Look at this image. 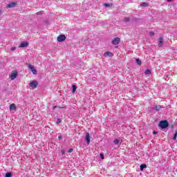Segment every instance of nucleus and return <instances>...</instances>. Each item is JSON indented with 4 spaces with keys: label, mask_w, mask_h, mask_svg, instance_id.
<instances>
[{
    "label": "nucleus",
    "mask_w": 177,
    "mask_h": 177,
    "mask_svg": "<svg viewBox=\"0 0 177 177\" xmlns=\"http://www.w3.org/2000/svg\"><path fill=\"white\" fill-rule=\"evenodd\" d=\"M16 6L15 2H12L8 4L7 8H15Z\"/></svg>",
    "instance_id": "nucleus-10"
},
{
    "label": "nucleus",
    "mask_w": 177,
    "mask_h": 177,
    "mask_svg": "<svg viewBox=\"0 0 177 177\" xmlns=\"http://www.w3.org/2000/svg\"><path fill=\"white\" fill-rule=\"evenodd\" d=\"M57 39L58 42H63L64 41H66V35H59V37H57Z\"/></svg>",
    "instance_id": "nucleus-5"
},
{
    "label": "nucleus",
    "mask_w": 177,
    "mask_h": 177,
    "mask_svg": "<svg viewBox=\"0 0 177 177\" xmlns=\"http://www.w3.org/2000/svg\"><path fill=\"white\" fill-rule=\"evenodd\" d=\"M154 109H155V110H156V111H160V109H161V106H160V105L156 106L154 107Z\"/></svg>",
    "instance_id": "nucleus-18"
},
{
    "label": "nucleus",
    "mask_w": 177,
    "mask_h": 177,
    "mask_svg": "<svg viewBox=\"0 0 177 177\" xmlns=\"http://www.w3.org/2000/svg\"><path fill=\"white\" fill-rule=\"evenodd\" d=\"M149 35H150V37H153L154 32H149Z\"/></svg>",
    "instance_id": "nucleus-25"
},
{
    "label": "nucleus",
    "mask_w": 177,
    "mask_h": 177,
    "mask_svg": "<svg viewBox=\"0 0 177 177\" xmlns=\"http://www.w3.org/2000/svg\"><path fill=\"white\" fill-rule=\"evenodd\" d=\"M145 74H146L147 75H150V74H151V71H150V70H146L145 71Z\"/></svg>",
    "instance_id": "nucleus-16"
},
{
    "label": "nucleus",
    "mask_w": 177,
    "mask_h": 177,
    "mask_svg": "<svg viewBox=\"0 0 177 177\" xmlns=\"http://www.w3.org/2000/svg\"><path fill=\"white\" fill-rule=\"evenodd\" d=\"M27 67L32 71V74H34V75H37V69H35V68H34V66L32 65H31L30 64H27Z\"/></svg>",
    "instance_id": "nucleus-2"
},
{
    "label": "nucleus",
    "mask_w": 177,
    "mask_h": 177,
    "mask_svg": "<svg viewBox=\"0 0 177 177\" xmlns=\"http://www.w3.org/2000/svg\"><path fill=\"white\" fill-rule=\"evenodd\" d=\"M10 110L15 111L16 110V104H10Z\"/></svg>",
    "instance_id": "nucleus-12"
},
{
    "label": "nucleus",
    "mask_w": 177,
    "mask_h": 177,
    "mask_svg": "<svg viewBox=\"0 0 177 177\" xmlns=\"http://www.w3.org/2000/svg\"><path fill=\"white\" fill-rule=\"evenodd\" d=\"M140 6H142V8H146L149 6V3L143 2L140 4Z\"/></svg>",
    "instance_id": "nucleus-14"
},
{
    "label": "nucleus",
    "mask_w": 177,
    "mask_h": 177,
    "mask_svg": "<svg viewBox=\"0 0 177 177\" xmlns=\"http://www.w3.org/2000/svg\"><path fill=\"white\" fill-rule=\"evenodd\" d=\"M120 39L119 37H115L114 39L112 40L113 45H118L120 44Z\"/></svg>",
    "instance_id": "nucleus-6"
},
{
    "label": "nucleus",
    "mask_w": 177,
    "mask_h": 177,
    "mask_svg": "<svg viewBox=\"0 0 177 177\" xmlns=\"http://www.w3.org/2000/svg\"><path fill=\"white\" fill-rule=\"evenodd\" d=\"M72 88H73V90H72L73 93H75V91H77V86L73 84L72 86Z\"/></svg>",
    "instance_id": "nucleus-15"
},
{
    "label": "nucleus",
    "mask_w": 177,
    "mask_h": 177,
    "mask_svg": "<svg viewBox=\"0 0 177 177\" xmlns=\"http://www.w3.org/2000/svg\"><path fill=\"white\" fill-rule=\"evenodd\" d=\"M153 135H157V133H158V131H153Z\"/></svg>",
    "instance_id": "nucleus-31"
},
{
    "label": "nucleus",
    "mask_w": 177,
    "mask_h": 177,
    "mask_svg": "<svg viewBox=\"0 0 177 177\" xmlns=\"http://www.w3.org/2000/svg\"><path fill=\"white\" fill-rule=\"evenodd\" d=\"M29 86L32 88V89H35L38 86V82L34 80L30 82Z\"/></svg>",
    "instance_id": "nucleus-3"
},
{
    "label": "nucleus",
    "mask_w": 177,
    "mask_h": 177,
    "mask_svg": "<svg viewBox=\"0 0 177 177\" xmlns=\"http://www.w3.org/2000/svg\"><path fill=\"white\" fill-rule=\"evenodd\" d=\"M136 62L138 66H140V64H142V61H140V59H136Z\"/></svg>",
    "instance_id": "nucleus-19"
},
{
    "label": "nucleus",
    "mask_w": 177,
    "mask_h": 177,
    "mask_svg": "<svg viewBox=\"0 0 177 177\" xmlns=\"http://www.w3.org/2000/svg\"><path fill=\"white\" fill-rule=\"evenodd\" d=\"M27 46H28V43L27 41H24L21 43L19 48H27Z\"/></svg>",
    "instance_id": "nucleus-9"
},
{
    "label": "nucleus",
    "mask_w": 177,
    "mask_h": 177,
    "mask_svg": "<svg viewBox=\"0 0 177 177\" xmlns=\"http://www.w3.org/2000/svg\"><path fill=\"white\" fill-rule=\"evenodd\" d=\"M0 14H1V11H0Z\"/></svg>",
    "instance_id": "nucleus-35"
},
{
    "label": "nucleus",
    "mask_w": 177,
    "mask_h": 177,
    "mask_svg": "<svg viewBox=\"0 0 177 177\" xmlns=\"http://www.w3.org/2000/svg\"><path fill=\"white\" fill-rule=\"evenodd\" d=\"M158 127L162 129H167L169 127V123L167 120H161L158 124Z\"/></svg>",
    "instance_id": "nucleus-1"
},
{
    "label": "nucleus",
    "mask_w": 177,
    "mask_h": 177,
    "mask_svg": "<svg viewBox=\"0 0 177 177\" xmlns=\"http://www.w3.org/2000/svg\"><path fill=\"white\" fill-rule=\"evenodd\" d=\"M100 157L102 160H104V155L103 153H100Z\"/></svg>",
    "instance_id": "nucleus-26"
},
{
    "label": "nucleus",
    "mask_w": 177,
    "mask_h": 177,
    "mask_svg": "<svg viewBox=\"0 0 177 177\" xmlns=\"http://www.w3.org/2000/svg\"><path fill=\"white\" fill-rule=\"evenodd\" d=\"M124 21H125L126 23H128V21H129V18H124Z\"/></svg>",
    "instance_id": "nucleus-24"
},
{
    "label": "nucleus",
    "mask_w": 177,
    "mask_h": 177,
    "mask_svg": "<svg viewBox=\"0 0 177 177\" xmlns=\"http://www.w3.org/2000/svg\"><path fill=\"white\" fill-rule=\"evenodd\" d=\"M140 171H143L145 168H147V165L146 164H142L140 166Z\"/></svg>",
    "instance_id": "nucleus-13"
},
{
    "label": "nucleus",
    "mask_w": 177,
    "mask_h": 177,
    "mask_svg": "<svg viewBox=\"0 0 177 177\" xmlns=\"http://www.w3.org/2000/svg\"><path fill=\"white\" fill-rule=\"evenodd\" d=\"M12 176H13V174H12L11 172H8L6 174L5 177H12Z\"/></svg>",
    "instance_id": "nucleus-17"
},
{
    "label": "nucleus",
    "mask_w": 177,
    "mask_h": 177,
    "mask_svg": "<svg viewBox=\"0 0 177 177\" xmlns=\"http://www.w3.org/2000/svg\"><path fill=\"white\" fill-rule=\"evenodd\" d=\"M10 50L13 52L14 50H16V47L11 48Z\"/></svg>",
    "instance_id": "nucleus-27"
},
{
    "label": "nucleus",
    "mask_w": 177,
    "mask_h": 177,
    "mask_svg": "<svg viewBox=\"0 0 177 177\" xmlns=\"http://www.w3.org/2000/svg\"><path fill=\"white\" fill-rule=\"evenodd\" d=\"M62 122V120L60 119L57 120V124H59Z\"/></svg>",
    "instance_id": "nucleus-28"
},
{
    "label": "nucleus",
    "mask_w": 177,
    "mask_h": 177,
    "mask_svg": "<svg viewBox=\"0 0 177 177\" xmlns=\"http://www.w3.org/2000/svg\"><path fill=\"white\" fill-rule=\"evenodd\" d=\"M17 71H14L12 72H11V74L10 75V80H12L13 81V80H16V78H17Z\"/></svg>",
    "instance_id": "nucleus-4"
},
{
    "label": "nucleus",
    "mask_w": 177,
    "mask_h": 177,
    "mask_svg": "<svg viewBox=\"0 0 177 177\" xmlns=\"http://www.w3.org/2000/svg\"><path fill=\"white\" fill-rule=\"evenodd\" d=\"M58 139L59 140H62V139H63V137L62 136H59Z\"/></svg>",
    "instance_id": "nucleus-29"
},
{
    "label": "nucleus",
    "mask_w": 177,
    "mask_h": 177,
    "mask_svg": "<svg viewBox=\"0 0 177 177\" xmlns=\"http://www.w3.org/2000/svg\"><path fill=\"white\" fill-rule=\"evenodd\" d=\"M168 2H172V0H167Z\"/></svg>",
    "instance_id": "nucleus-32"
},
{
    "label": "nucleus",
    "mask_w": 177,
    "mask_h": 177,
    "mask_svg": "<svg viewBox=\"0 0 177 177\" xmlns=\"http://www.w3.org/2000/svg\"><path fill=\"white\" fill-rule=\"evenodd\" d=\"M42 13H44V11H39V12H37V15H42Z\"/></svg>",
    "instance_id": "nucleus-30"
},
{
    "label": "nucleus",
    "mask_w": 177,
    "mask_h": 177,
    "mask_svg": "<svg viewBox=\"0 0 177 177\" xmlns=\"http://www.w3.org/2000/svg\"><path fill=\"white\" fill-rule=\"evenodd\" d=\"M56 107H57L56 106H54V109H56Z\"/></svg>",
    "instance_id": "nucleus-34"
},
{
    "label": "nucleus",
    "mask_w": 177,
    "mask_h": 177,
    "mask_svg": "<svg viewBox=\"0 0 177 177\" xmlns=\"http://www.w3.org/2000/svg\"><path fill=\"white\" fill-rule=\"evenodd\" d=\"M176 137H177V131L174 133V136L173 138L174 140H176Z\"/></svg>",
    "instance_id": "nucleus-22"
},
{
    "label": "nucleus",
    "mask_w": 177,
    "mask_h": 177,
    "mask_svg": "<svg viewBox=\"0 0 177 177\" xmlns=\"http://www.w3.org/2000/svg\"><path fill=\"white\" fill-rule=\"evenodd\" d=\"M104 6H106V8H110V6H111V4H110V3H104Z\"/></svg>",
    "instance_id": "nucleus-21"
},
{
    "label": "nucleus",
    "mask_w": 177,
    "mask_h": 177,
    "mask_svg": "<svg viewBox=\"0 0 177 177\" xmlns=\"http://www.w3.org/2000/svg\"><path fill=\"white\" fill-rule=\"evenodd\" d=\"M74 151V149L71 148L68 151V153H73Z\"/></svg>",
    "instance_id": "nucleus-23"
},
{
    "label": "nucleus",
    "mask_w": 177,
    "mask_h": 177,
    "mask_svg": "<svg viewBox=\"0 0 177 177\" xmlns=\"http://www.w3.org/2000/svg\"><path fill=\"white\" fill-rule=\"evenodd\" d=\"M113 142L115 143V145H120V140L118 139H115Z\"/></svg>",
    "instance_id": "nucleus-20"
},
{
    "label": "nucleus",
    "mask_w": 177,
    "mask_h": 177,
    "mask_svg": "<svg viewBox=\"0 0 177 177\" xmlns=\"http://www.w3.org/2000/svg\"><path fill=\"white\" fill-rule=\"evenodd\" d=\"M164 44V41H162V37L159 38V43H158V46L159 48H161Z\"/></svg>",
    "instance_id": "nucleus-11"
},
{
    "label": "nucleus",
    "mask_w": 177,
    "mask_h": 177,
    "mask_svg": "<svg viewBox=\"0 0 177 177\" xmlns=\"http://www.w3.org/2000/svg\"><path fill=\"white\" fill-rule=\"evenodd\" d=\"M85 139L87 145H89L91 143V136L89 135V133H86Z\"/></svg>",
    "instance_id": "nucleus-7"
},
{
    "label": "nucleus",
    "mask_w": 177,
    "mask_h": 177,
    "mask_svg": "<svg viewBox=\"0 0 177 177\" xmlns=\"http://www.w3.org/2000/svg\"><path fill=\"white\" fill-rule=\"evenodd\" d=\"M62 153L64 154V150H62Z\"/></svg>",
    "instance_id": "nucleus-33"
},
{
    "label": "nucleus",
    "mask_w": 177,
    "mask_h": 177,
    "mask_svg": "<svg viewBox=\"0 0 177 177\" xmlns=\"http://www.w3.org/2000/svg\"><path fill=\"white\" fill-rule=\"evenodd\" d=\"M104 57H113V55L112 54L111 52L108 51L104 53Z\"/></svg>",
    "instance_id": "nucleus-8"
}]
</instances>
